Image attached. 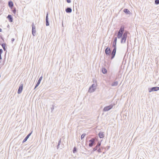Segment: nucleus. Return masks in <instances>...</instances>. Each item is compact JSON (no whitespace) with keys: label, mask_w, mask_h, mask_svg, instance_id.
<instances>
[{"label":"nucleus","mask_w":159,"mask_h":159,"mask_svg":"<svg viewBox=\"0 0 159 159\" xmlns=\"http://www.w3.org/2000/svg\"><path fill=\"white\" fill-rule=\"evenodd\" d=\"M36 30H35V26L34 25V23L32 25V34L34 36L36 34Z\"/></svg>","instance_id":"obj_7"},{"label":"nucleus","mask_w":159,"mask_h":159,"mask_svg":"<svg viewBox=\"0 0 159 159\" xmlns=\"http://www.w3.org/2000/svg\"><path fill=\"white\" fill-rule=\"evenodd\" d=\"M101 143L98 142L96 145V146L93 148V151H95L97 150L99 147L101 145Z\"/></svg>","instance_id":"obj_10"},{"label":"nucleus","mask_w":159,"mask_h":159,"mask_svg":"<svg viewBox=\"0 0 159 159\" xmlns=\"http://www.w3.org/2000/svg\"><path fill=\"white\" fill-rule=\"evenodd\" d=\"M66 2L68 3H70L71 2L70 0H66Z\"/></svg>","instance_id":"obj_33"},{"label":"nucleus","mask_w":159,"mask_h":159,"mask_svg":"<svg viewBox=\"0 0 159 159\" xmlns=\"http://www.w3.org/2000/svg\"><path fill=\"white\" fill-rule=\"evenodd\" d=\"M54 105H52V107L51 108L52 111L54 109Z\"/></svg>","instance_id":"obj_28"},{"label":"nucleus","mask_w":159,"mask_h":159,"mask_svg":"<svg viewBox=\"0 0 159 159\" xmlns=\"http://www.w3.org/2000/svg\"><path fill=\"white\" fill-rule=\"evenodd\" d=\"M102 72L103 74H105L107 73V70L105 68H103L102 69Z\"/></svg>","instance_id":"obj_19"},{"label":"nucleus","mask_w":159,"mask_h":159,"mask_svg":"<svg viewBox=\"0 0 159 159\" xmlns=\"http://www.w3.org/2000/svg\"><path fill=\"white\" fill-rule=\"evenodd\" d=\"M43 78V76H41L39 78V79L35 87L34 88V89H35L39 84L40 83L41 80H42Z\"/></svg>","instance_id":"obj_8"},{"label":"nucleus","mask_w":159,"mask_h":159,"mask_svg":"<svg viewBox=\"0 0 159 159\" xmlns=\"http://www.w3.org/2000/svg\"><path fill=\"white\" fill-rule=\"evenodd\" d=\"M124 28L121 27L118 31L117 35V37L118 39L121 38V43H125L126 41V40L127 37V33L126 32L124 33Z\"/></svg>","instance_id":"obj_1"},{"label":"nucleus","mask_w":159,"mask_h":159,"mask_svg":"<svg viewBox=\"0 0 159 159\" xmlns=\"http://www.w3.org/2000/svg\"><path fill=\"white\" fill-rule=\"evenodd\" d=\"M2 29L0 28V32H2Z\"/></svg>","instance_id":"obj_35"},{"label":"nucleus","mask_w":159,"mask_h":159,"mask_svg":"<svg viewBox=\"0 0 159 159\" xmlns=\"http://www.w3.org/2000/svg\"><path fill=\"white\" fill-rule=\"evenodd\" d=\"M105 53L107 56L111 55V50L110 48L107 47L105 50Z\"/></svg>","instance_id":"obj_4"},{"label":"nucleus","mask_w":159,"mask_h":159,"mask_svg":"<svg viewBox=\"0 0 159 159\" xmlns=\"http://www.w3.org/2000/svg\"><path fill=\"white\" fill-rule=\"evenodd\" d=\"M14 40H15V39H14V38H12V39H11V41H12V42L14 41Z\"/></svg>","instance_id":"obj_34"},{"label":"nucleus","mask_w":159,"mask_h":159,"mask_svg":"<svg viewBox=\"0 0 159 159\" xmlns=\"http://www.w3.org/2000/svg\"><path fill=\"white\" fill-rule=\"evenodd\" d=\"M65 11L67 13H71L72 12V9L70 7H68L66 9Z\"/></svg>","instance_id":"obj_14"},{"label":"nucleus","mask_w":159,"mask_h":159,"mask_svg":"<svg viewBox=\"0 0 159 159\" xmlns=\"http://www.w3.org/2000/svg\"><path fill=\"white\" fill-rule=\"evenodd\" d=\"M116 43L113 42L112 46L113 48V49L111 53V59H113L115 56L116 50Z\"/></svg>","instance_id":"obj_2"},{"label":"nucleus","mask_w":159,"mask_h":159,"mask_svg":"<svg viewBox=\"0 0 159 159\" xmlns=\"http://www.w3.org/2000/svg\"><path fill=\"white\" fill-rule=\"evenodd\" d=\"M77 151V149L75 147L73 149V152L74 153H75Z\"/></svg>","instance_id":"obj_24"},{"label":"nucleus","mask_w":159,"mask_h":159,"mask_svg":"<svg viewBox=\"0 0 159 159\" xmlns=\"http://www.w3.org/2000/svg\"><path fill=\"white\" fill-rule=\"evenodd\" d=\"M96 86L94 84H93L92 85L90 86L91 88H93V89H96Z\"/></svg>","instance_id":"obj_26"},{"label":"nucleus","mask_w":159,"mask_h":159,"mask_svg":"<svg viewBox=\"0 0 159 159\" xmlns=\"http://www.w3.org/2000/svg\"><path fill=\"white\" fill-rule=\"evenodd\" d=\"M23 89V85L22 84L21 85H20V93L21 92Z\"/></svg>","instance_id":"obj_29"},{"label":"nucleus","mask_w":159,"mask_h":159,"mask_svg":"<svg viewBox=\"0 0 159 159\" xmlns=\"http://www.w3.org/2000/svg\"><path fill=\"white\" fill-rule=\"evenodd\" d=\"M148 91L149 92H152L157 91L159 90V87H155L151 88H148Z\"/></svg>","instance_id":"obj_3"},{"label":"nucleus","mask_w":159,"mask_h":159,"mask_svg":"<svg viewBox=\"0 0 159 159\" xmlns=\"http://www.w3.org/2000/svg\"><path fill=\"white\" fill-rule=\"evenodd\" d=\"M2 48H3L4 50V51H5L6 50V49H5V46H6V45H5V44H4V43H2Z\"/></svg>","instance_id":"obj_21"},{"label":"nucleus","mask_w":159,"mask_h":159,"mask_svg":"<svg viewBox=\"0 0 159 159\" xmlns=\"http://www.w3.org/2000/svg\"><path fill=\"white\" fill-rule=\"evenodd\" d=\"M118 84V81H115L111 85L112 86H117Z\"/></svg>","instance_id":"obj_18"},{"label":"nucleus","mask_w":159,"mask_h":159,"mask_svg":"<svg viewBox=\"0 0 159 159\" xmlns=\"http://www.w3.org/2000/svg\"><path fill=\"white\" fill-rule=\"evenodd\" d=\"M48 19V13L47 12L46 17V25L47 26H49V25Z\"/></svg>","instance_id":"obj_9"},{"label":"nucleus","mask_w":159,"mask_h":159,"mask_svg":"<svg viewBox=\"0 0 159 159\" xmlns=\"http://www.w3.org/2000/svg\"><path fill=\"white\" fill-rule=\"evenodd\" d=\"M123 11L127 15H130L131 14L130 11L127 9H124L123 10Z\"/></svg>","instance_id":"obj_12"},{"label":"nucleus","mask_w":159,"mask_h":159,"mask_svg":"<svg viewBox=\"0 0 159 159\" xmlns=\"http://www.w3.org/2000/svg\"><path fill=\"white\" fill-rule=\"evenodd\" d=\"M61 143V139H60V140H59L58 144L57 146V148L58 149L59 148V145L60 144V143Z\"/></svg>","instance_id":"obj_20"},{"label":"nucleus","mask_w":159,"mask_h":159,"mask_svg":"<svg viewBox=\"0 0 159 159\" xmlns=\"http://www.w3.org/2000/svg\"><path fill=\"white\" fill-rule=\"evenodd\" d=\"M155 3L156 5L159 4V0H155Z\"/></svg>","instance_id":"obj_25"},{"label":"nucleus","mask_w":159,"mask_h":159,"mask_svg":"<svg viewBox=\"0 0 159 159\" xmlns=\"http://www.w3.org/2000/svg\"><path fill=\"white\" fill-rule=\"evenodd\" d=\"M113 107V105H110L109 106L105 107L103 108V111H107L111 109Z\"/></svg>","instance_id":"obj_5"},{"label":"nucleus","mask_w":159,"mask_h":159,"mask_svg":"<svg viewBox=\"0 0 159 159\" xmlns=\"http://www.w3.org/2000/svg\"><path fill=\"white\" fill-rule=\"evenodd\" d=\"M98 135L99 138H103L104 137L103 132H99L98 134Z\"/></svg>","instance_id":"obj_13"},{"label":"nucleus","mask_w":159,"mask_h":159,"mask_svg":"<svg viewBox=\"0 0 159 159\" xmlns=\"http://www.w3.org/2000/svg\"><path fill=\"white\" fill-rule=\"evenodd\" d=\"M95 90V89H93V88H91V87H90L88 92L89 93H92L93 92H94Z\"/></svg>","instance_id":"obj_16"},{"label":"nucleus","mask_w":159,"mask_h":159,"mask_svg":"<svg viewBox=\"0 0 159 159\" xmlns=\"http://www.w3.org/2000/svg\"><path fill=\"white\" fill-rule=\"evenodd\" d=\"M7 18L8 19L9 21L10 22H12L13 21V19L12 17V16L11 15H9L7 17Z\"/></svg>","instance_id":"obj_15"},{"label":"nucleus","mask_w":159,"mask_h":159,"mask_svg":"<svg viewBox=\"0 0 159 159\" xmlns=\"http://www.w3.org/2000/svg\"><path fill=\"white\" fill-rule=\"evenodd\" d=\"M8 6L10 7H12L13 6V3L11 1H9L8 2Z\"/></svg>","instance_id":"obj_17"},{"label":"nucleus","mask_w":159,"mask_h":159,"mask_svg":"<svg viewBox=\"0 0 159 159\" xmlns=\"http://www.w3.org/2000/svg\"><path fill=\"white\" fill-rule=\"evenodd\" d=\"M90 142L89 144V146L90 147H92L94 144H95V139L93 138L89 140Z\"/></svg>","instance_id":"obj_6"},{"label":"nucleus","mask_w":159,"mask_h":159,"mask_svg":"<svg viewBox=\"0 0 159 159\" xmlns=\"http://www.w3.org/2000/svg\"><path fill=\"white\" fill-rule=\"evenodd\" d=\"M32 134V132L30 133H29L26 137L24 139V140H23L22 142L23 143H24L27 140V139L29 138V137H30V135H31V134Z\"/></svg>","instance_id":"obj_11"},{"label":"nucleus","mask_w":159,"mask_h":159,"mask_svg":"<svg viewBox=\"0 0 159 159\" xmlns=\"http://www.w3.org/2000/svg\"><path fill=\"white\" fill-rule=\"evenodd\" d=\"M3 52V50L2 49H0V59H2L1 55Z\"/></svg>","instance_id":"obj_22"},{"label":"nucleus","mask_w":159,"mask_h":159,"mask_svg":"<svg viewBox=\"0 0 159 159\" xmlns=\"http://www.w3.org/2000/svg\"><path fill=\"white\" fill-rule=\"evenodd\" d=\"M98 152H101V149L100 148H99L98 149Z\"/></svg>","instance_id":"obj_31"},{"label":"nucleus","mask_w":159,"mask_h":159,"mask_svg":"<svg viewBox=\"0 0 159 159\" xmlns=\"http://www.w3.org/2000/svg\"><path fill=\"white\" fill-rule=\"evenodd\" d=\"M13 13H14L15 14L16 13V9H14L13 10Z\"/></svg>","instance_id":"obj_32"},{"label":"nucleus","mask_w":159,"mask_h":159,"mask_svg":"<svg viewBox=\"0 0 159 159\" xmlns=\"http://www.w3.org/2000/svg\"><path fill=\"white\" fill-rule=\"evenodd\" d=\"M17 93H18V94H20V86L19 87Z\"/></svg>","instance_id":"obj_30"},{"label":"nucleus","mask_w":159,"mask_h":159,"mask_svg":"<svg viewBox=\"0 0 159 159\" xmlns=\"http://www.w3.org/2000/svg\"><path fill=\"white\" fill-rule=\"evenodd\" d=\"M86 134H83L81 136V139H83L84 138V136H85Z\"/></svg>","instance_id":"obj_23"},{"label":"nucleus","mask_w":159,"mask_h":159,"mask_svg":"<svg viewBox=\"0 0 159 159\" xmlns=\"http://www.w3.org/2000/svg\"><path fill=\"white\" fill-rule=\"evenodd\" d=\"M117 37H116L115 38L113 42L116 43L117 40Z\"/></svg>","instance_id":"obj_27"}]
</instances>
